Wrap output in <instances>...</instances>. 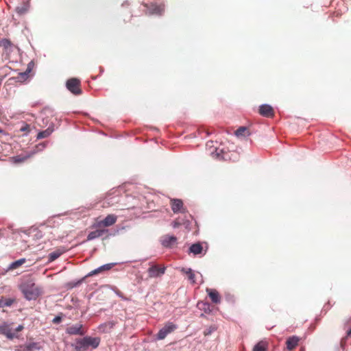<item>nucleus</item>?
<instances>
[{"instance_id":"nucleus-13","label":"nucleus","mask_w":351,"mask_h":351,"mask_svg":"<svg viewBox=\"0 0 351 351\" xmlns=\"http://www.w3.org/2000/svg\"><path fill=\"white\" fill-rule=\"evenodd\" d=\"M258 112L261 115L265 117H272L274 116L273 108L268 104H263L259 107Z\"/></svg>"},{"instance_id":"nucleus-25","label":"nucleus","mask_w":351,"mask_h":351,"mask_svg":"<svg viewBox=\"0 0 351 351\" xmlns=\"http://www.w3.org/2000/svg\"><path fill=\"white\" fill-rule=\"evenodd\" d=\"M235 135L237 136H246L250 135V132L246 127H240L235 131Z\"/></svg>"},{"instance_id":"nucleus-4","label":"nucleus","mask_w":351,"mask_h":351,"mask_svg":"<svg viewBox=\"0 0 351 351\" xmlns=\"http://www.w3.org/2000/svg\"><path fill=\"white\" fill-rule=\"evenodd\" d=\"M117 220V217L115 215H108L103 220L96 221L93 224V227L96 228H101L109 227L114 225Z\"/></svg>"},{"instance_id":"nucleus-16","label":"nucleus","mask_w":351,"mask_h":351,"mask_svg":"<svg viewBox=\"0 0 351 351\" xmlns=\"http://www.w3.org/2000/svg\"><path fill=\"white\" fill-rule=\"evenodd\" d=\"M206 292L213 303L219 304L221 302V296L216 289H206Z\"/></svg>"},{"instance_id":"nucleus-29","label":"nucleus","mask_w":351,"mask_h":351,"mask_svg":"<svg viewBox=\"0 0 351 351\" xmlns=\"http://www.w3.org/2000/svg\"><path fill=\"white\" fill-rule=\"evenodd\" d=\"M29 157H30L29 155L25 156H16L13 158V160H14V162L19 163V162H23L25 161Z\"/></svg>"},{"instance_id":"nucleus-15","label":"nucleus","mask_w":351,"mask_h":351,"mask_svg":"<svg viewBox=\"0 0 351 351\" xmlns=\"http://www.w3.org/2000/svg\"><path fill=\"white\" fill-rule=\"evenodd\" d=\"M299 341L300 339L297 336L289 337L286 341L287 350L289 351L294 350L298 346Z\"/></svg>"},{"instance_id":"nucleus-36","label":"nucleus","mask_w":351,"mask_h":351,"mask_svg":"<svg viewBox=\"0 0 351 351\" xmlns=\"http://www.w3.org/2000/svg\"><path fill=\"white\" fill-rule=\"evenodd\" d=\"M1 132V130H0V133Z\"/></svg>"},{"instance_id":"nucleus-14","label":"nucleus","mask_w":351,"mask_h":351,"mask_svg":"<svg viewBox=\"0 0 351 351\" xmlns=\"http://www.w3.org/2000/svg\"><path fill=\"white\" fill-rule=\"evenodd\" d=\"M171 206L172 210L175 213H178V212L184 213L185 211V209L183 208V202L181 199H171Z\"/></svg>"},{"instance_id":"nucleus-6","label":"nucleus","mask_w":351,"mask_h":351,"mask_svg":"<svg viewBox=\"0 0 351 351\" xmlns=\"http://www.w3.org/2000/svg\"><path fill=\"white\" fill-rule=\"evenodd\" d=\"M0 47L3 49V56L9 58L10 54L13 51L15 46L10 40L3 38L0 40Z\"/></svg>"},{"instance_id":"nucleus-35","label":"nucleus","mask_w":351,"mask_h":351,"mask_svg":"<svg viewBox=\"0 0 351 351\" xmlns=\"http://www.w3.org/2000/svg\"><path fill=\"white\" fill-rule=\"evenodd\" d=\"M21 130H22V131L29 130V125H26L25 127L22 128L21 129Z\"/></svg>"},{"instance_id":"nucleus-12","label":"nucleus","mask_w":351,"mask_h":351,"mask_svg":"<svg viewBox=\"0 0 351 351\" xmlns=\"http://www.w3.org/2000/svg\"><path fill=\"white\" fill-rule=\"evenodd\" d=\"M136 199L132 197L128 196L123 199V203L121 204V207L119 208V210H129L134 208L136 206Z\"/></svg>"},{"instance_id":"nucleus-9","label":"nucleus","mask_w":351,"mask_h":351,"mask_svg":"<svg viewBox=\"0 0 351 351\" xmlns=\"http://www.w3.org/2000/svg\"><path fill=\"white\" fill-rule=\"evenodd\" d=\"M165 269L166 268L165 267L154 265L147 270L148 276L150 278L160 277L165 274Z\"/></svg>"},{"instance_id":"nucleus-31","label":"nucleus","mask_w":351,"mask_h":351,"mask_svg":"<svg viewBox=\"0 0 351 351\" xmlns=\"http://www.w3.org/2000/svg\"><path fill=\"white\" fill-rule=\"evenodd\" d=\"M104 271V269H102L101 266L91 271L86 276H94V275H97L99 273H101Z\"/></svg>"},{"instance_id":"nucleus-33","label":"nucleus","mask_w":351,"mask_h":351,"mask_svg":"<svg viewBox=\"0 0 351 351\" xmlns=\"http://www.w3.org/2000/svg\"><path fill=\"white\" fill-rule=\"evenodd\" d=\"M62 321V317L60 316H56L53 319V324H59Z\"/></svg>"},{"instance_id":"nucleus-10","label":"nucleus","mask_w":351,"mask_h":351,"mask_svg":"<svg viewBox=\"0 0 351 351\" xmlns=\"http://www.w3.org/2000/svg\"><path fill=\"white\" fill-rule=\"evenodd\" d=\"M161 243L165 247H174L177 245V237L169 234L164 235L161 239Z\"/></svg>"},{"instance_id":"nucleus-20","label":"nucleus","mask_w":351,"mask_h":351,"mask_svg":"<svg viewBox=\"0 0 351 351\" xmlns=\"http://www.w3.org/2000/svg\"><path fill=\"white\" fill-rule=\"evenodd\" d=\"M267 349L268 343L265 341H261L254 346L252 351H267Z\"/></svg>"},{"instance_id":"nucleus-11","label":"nucleus","mask_w":351,"mask_h":351,"mask_svg":"<svg viewBox=\"0 0 351 351\" xmlns=\"http://www.w3.org/2000/svg\"><path fill=\"white\" fill-rule=\"evenodd\" d=\"M0 334L5 335L9 339L18 337L14 332H12L10 325L6 323L0 325Z\"/></svg>"},{"instance_id":"nucleus-27","label":"nucleus","mask_w":351,"mask_h":351,"mask_svg":"<svg viewBox=\"0 0 351 351\" xmlns=\"http://www.w3.org/2000/svg\"><path fill=\"white\" fill-rule=\"evenodd\" d=\"M28 11V5L27 4H23L21 6H18L16 8V12L19 14L22 15L25 14Z\"/></svg>"},{"instance_id":"nucleus-18","label":"nucleus","mask_w":351,"mask_h":351,"mask_svg":"<svg viewBox=\"0 0 351 351\" xmlns=\"http://www.w3.org/2000/svg\"><path fill=\"white\" fill-rule=\"evenodd\" d=\"M180 271L183 274L186 276L188 280L191 282V283H195V274L191 268H182Z\"/></svg>"},{"instance_id":"nucleus-3","label":"nucleus","mask_w":351,"mask_h":351,"mask_svg":"<svg viewBox=\"0 0 351 351\" xmlns=\"http://www.w3.org/2000/svg\"><path fill=\"white\" fill-rule=\"evenodd\" d=\"M66 86L67 89L75 95L82 94L81 82L77 78H70L66 81Z\"/></svg>"},{"instance_id":"nucleus-34","label":"nucleus","mask_w":351,"mask_h":351,"mask_svg":"<svg viewBox=\"0 0 351 351\" xmlns=\"http://www.w3.org/2000/svg\"><path fill=\"white\" fill-rule=\"evenodd\" d=\"M24 328V326L23 325H19L16 329H15V331L16 332H20L22 330H23Z\"/></svg>"},{"instance_id":"nucleus-5","label":"nucleus","mask_w":351,"mask_h":351,"mask_svg":"<svg viewBox=\"0 0 351 351\" xmlns=\"http://www.w3.org/2000/svg\"><path fill=\"white\" fill-rule=\"evenodd\" d=\"M66 332L71 335L82 336L86 334V330L81 323L69 325L66 328Z\"/></svg>"},{"instance_id":"nucleus-19","label":"nucleus","mask_w":351,"mask_h":351,"mask_svg":"<svg viewBox=\"0 0 351 351\" xmlns=\"http://www.w3.org/2000/svg\"><path fill=\"white\" fill-rule=\"evenodd\" d=\"M30 71L31 68L29 67V64L27 70L25 72L19 73L18 75L14 77V79L16 80V82H23L28 78Z\"/></svg>"},{"instance_id":"nucleus-1","label":"nucleus","mask_w":351,"mask_h":351,"mask_svg":"<svg viewBox=\"0 0 351 351\" xmlns=\"http://www.w3.org/2000/svg\"><path fill=\"white\" fill-rule=\"evenodd\" d=\"M99 343V337L86 336L83 338L76 339L75 343L73 346L74 347L75 351H87L90 348H97Z\"/></svg>"},{"instance_id":"nucleus-23","label":"nucleus","mask_w":351,"mask_h":351,"mask_svg":"<svg viewBox=\"0 0 351 351\" xmlns=\"http://www.w3.org/2000/svg\"><path fill=\"white\" fill-rule=\"evenodd\" d=\"M63 252H64V251L61 250L60 249L56 250V251H54L53 252H51L48 256L49 262L54 261L56 259L59 258L63 254Z\"/></svg>"},{"instance_id":"nucleus-21","label":"nucleus","mask_w":351,"mask_h":351,"mask_svg":"<svg viewBox=\"0 0 351 351\" xmlns=\"http://www.w3.org/2000/svg\"><path fill=\"white\" fill-rule=\"evenodd\" d=\"M21 348L23 351H34L35 350H39L40 348L38 343L33 342L29 344H26L21 346Z\"/></svg>"},{"instance_id":"nucleus-2","label":"nucleus","mask_w":351,"mask_h":351,"mask_svg":"<svg viewBox=\"0 0 351 351\" xmlns=\"http://www.w3.org/2000/svg\"><path fill=\"white\" fill-rule=\"evenodd\" d=\"M21 290L29 300L36 299L40 293L38 287L32 280L23 283L21 286Z\"/></svg>"},{"instance_id":"nucleus-7","label":"nucleus","mask_w":351,"mask_h":351,"mask_svg":"<svg viewBox=\"0 0 351 351\" xmlns=\"http://www.w3.org/2000/svg\"><path fill=\"white\" fill-rule=\"evenodd\" d=\"M177 328L176 324L172 322H167L164 327L161 328L157 334V339L159 340L164 339L167 335L172 332Z\"/></svg>"},{"instance_id":"nucleus-26","label":"nucleus","mask_w":351,"mask_h":351,"mask_svg":"<svg viewBox=\"0 0 351 351\" xmlns=\"http://www.w3.org/2000/svg\"><path fill=\"white\" fill-rule=\"evenodd\" d=\"M25 262H26V259L25 258L19 259V260H17V261H14V262L11 263V265L10 266V269H15L19 267L20 266H21Z\"/></svg>"},{"instance_id":"nucleus-22","label":"nucleus","mask_w":351,"mask_h":351,"mask_svg":"<svg viewBox=\"0 0 351 351\" xmlns=\"http://www.w3.org/2000/svg\"><path fill=\"white\" fill-rule=\"evenodd\" d=\"M203 250L202 245L199 243H196L193 244L190 248L189 251L191 253H193L195 255H197L202 253Z\"/></svg>"},{"instance_id":"nucleus-30","label":"nucleus","mask_w":351,"mask_h":351,"mask_svg":"<svg viewBox=\"0 0 351 351\" xmlns=\"http://www.w3.org/2000/svg\"><path fill=\"white\" fill-rule=\"evenodd\" d=\"M216 329L217 328L215 326H210L204 331V335L205 336L210 335L212 332L216 330Z\"/></svg>"},{"instance_id":"nucleus-32","label":"nucleus","mask_w":351,"mask_h":351,"mask_svg":"<svg viewBox=\"0 0 351 351\" xmlns=\"http://www.w3.org/2000/svg\"><path fill=\"white\" fill-rule=\"evenodd\" d=\"M114 265H115L114 263H108V264L102 265L101 267L104 269V271H108V270L111 269Z\"/></svg>"},{"instance_id":"nucleus-17","label":"nucleus","mask_w":351,"mask_h":351,"mask_svg":"<svg viewBox=\"0 0 351 351\" xmlns=\"http://www.w3.org/2000/svg\"><path fill=\"white\" fill-rule=\"evenodd\" d=\"M107 230L97 228L96 230L90 232L87 236V240L90 241L96 238L101 237L104 233L107 232Z\"/></svg>"},{"instance_id":"nucleus-8","label":"nucleus","mask_w":351,"mask_h":351,"mask_svg":"<svg viewBox=\"0 0 351 351\" xmlns=\"http://www.w3.org/2000/svg\"><path fill=\"white\" fill-rule=\"evenodd\" d=\"M143 5L147 8L149 11L148 14L150 15L156 14L161 16L165 12V5L163 3L160 5L152 3L150 5L147 3H144Z\"/></svg>"},{"instance_id":"nucleus-24","label":"nucleus","mask_w":351,"mask_h":351,"mask_svg":"<svg viewBox=\"0 0 351 351\" xmlns=\"http://www.w3.org/2000/svg\"><path fill=\"white\" fill-rule=\"evenodd\" d=\"M14 302H15L14 299L5 298L3 297H1L0 298V308L4 307V306H10L12 305V304Z\"/></svg>"},{"instance_id":"nucleus-28","label":"nucleus","mask_w":351,"mask_h":351,"mask_svg":"<svg viewBox=\"0 0 351 351\" xmlns=\"http://www.w3.org/2000/svg\"><path fill=\"white\" fill-rule=\"evenodd\" d=\"M51 133V131H50L49 129L45 130V131H42L39 132L37 135V138H44L49 136Z\"/></svg>"}]
</instances>
